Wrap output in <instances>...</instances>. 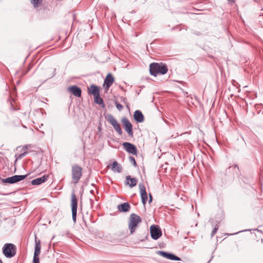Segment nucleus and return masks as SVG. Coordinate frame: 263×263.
<instances>
[{
    "instance_id": "f257e3e1",
    "label": "nucleus",
    "mask_w": 263,
    "mask_h": 263,
    "mask_svg": "<svg viewBox=\"0 0 263 263\" xmlns=\"http://www.w3.org/2000/svg\"><path fill=\"white\" fill-rule=\"evenodd\" d=\"M167 71L166 65L163 63H153L149 65V72L152 76L156 77L158 74H165Z\"/></svg>"
},
{
    "instance_id": "f03ea898",
    "label": "nucleus",
    "mask_w": 263,
    "mask_h": 263,
    "mask_svg": "<svg viewBox=\"0 0 263 263\" xmlns=\"http://www.w3.org/2000/svg\"><path fill=\"white\" fill-rule=\"evenodd\" d=\"M141 222V219L139 215L134 213L130 214L128 223V229L130 234H133L135 232L136 228Z\"/></svg>"
},
{
    "instance_id": "7ed1b4c3",
    "label": "nucleus",
    "mask_w": 263,
    "mask_h": 263,
    "mask_svg": "<svg viewBox=\"0 0 263 263\" xmlns=\"http://www.w3.org/2000/svg\"><path fill=\"white\" fill-rule=\"evenodd\" d=\"M16 248L13 243H6L3 247V253L7 258H12L16 254Z\"/></svg>"
},
{
    "instance_id": "20e7f679",
    "label": "nucleus",
    "mask_w": 263,
    "mask_h": 263,
    "mask_svg": "<svg viewBox=\"0 0 263 263\" xmlns=\"http://www.w3.org/2000/svg\"><path fill=\"white\" fill-rule=\"evenodd\" d=\"M107 121L113 126L115 130L118 133L119 135L122 134V130L120 124L118 122L115 117L111 114H108L106 117Z\"/></svg>"
},
{
    "instance_id": "39448f33",
    "label": "nucleus",
    "mask_w": 263,
    "mask_h": 263,
    "mask_svg": "<svg viewBox=\"0 0 263 263\" xmlns=\"http://www.w3.org/2000/svg\"><path fill=\"white\" fill-rule=\"evenodd\" d=\"M71 208L72 220L74 223H76L77 214L78 200L74 193L71 195Z\"/></svg>"
},
{
    "instance_id": "423d86ee",
    "label": "nucleus",
    "mask_w": 263,
    "mask_h": 263,
    "mask_svg": "<svg viewBox=\"0 0 263 263\" xmlns=\"http://www.w3.org/2000/svg\"><path fill=\"white\" fill-rule=\"evenodd\" d=\"M82 167L78 164H74L72 166V179L75 183H78L80 179L82 176Z\"/></svg>"
},
{
    "instance_id": "0eeeda50",
    "label": "nucleus",
    "mask_w": 263,
    "mask_h": 263,
    "mask_svg": "<svg viewBox=\"0 0 263 263\" xmlns=\"http://www.w3.org/2000/svg\"><path fill=\"white\" fill-rule=\"evenodd\" d=\"M27 177V175H14L5 179H2V181L5 183L13 184L24 180Z\"/></svg>"
},
{
    "instance_id": "6e6552de",
    "label": "nucleus",
    "mask_w": 263,
    "mask_h": 263,
    "mask_svg": "<svg viewBox=\"0 0 263 263\" xmlns=\"http://www.w3.org/2000/svg\"><path fill=\"white\" fill-rule=\"evenodd\" d=\"M150 233L152 238L154 240H157L162 235L161 230L158 225H152L150 227Z\"/></svg>"
},
{
    "instance_id": "1a4fd4ad",
    "label": "nucleus",
    "mask_w": 263,
    "mask_h": 263,
    "mask_svg": "<svg viewBox=\"0 0 263 263\" xmlns=\"http://www.w3.org/2000/svg\"><path fill=\"white\" fill-rule=\"evenodd\" d=\"M121 122L125 131L127 133L128 136L133 137L134 133L133 130V125L127 118L124 117L121 119Z\"/></svg>"
},
{
    "instance_id": "9d476101",
    "label": "nucleus",
    "mask_w": 263,
    "mask_h": 263,
    "mask_svg": "<svg viewBox=\"0 0 263 263\" xmlns=\"http://www.w3.org/2000/svg\"><path fill=\"white\" fill-rule=\"evenodd\" d=\"M157 253L158 255L163 257L164 258L170 259L171 260L179 261L181 260V259L179 257L171 253L166 252L163 251H157Z\"/></svg>"
},
{
    "instance_id": "9b49d317",
    "label": "nucleus",
    "mask_w": 263,
    "mask_h": 263,
    "mask_svg": "<svg viewBox=\"0 0 263 263\" xmlns=\"http://www.w3.org/2000/svg\"><path fill=\"white\" fill-rule=\"evenodd\" d=\"M124 148L128 153L133 155H136L137 154L138 150L136 146L129 142H124L123 143Z\"/></svg>"
},
{
    "instance_id": "f8f14e48",
    "label": "nucleus",
    "mask_w": 263,
    "mask_h": 263,
    "mask_svg": "<svg viewBox=\"0 0 263 263\" xmlns=\"http://www.w3.org/2000/svg\"><path fill=\"white\" fill-rule=\"evenodd\" d=\"M139 187L140 189L142 202L143 204L145 205L147 200V195L146 192L145 187L142 183H140L139 184Z\"/></svg>"
},
{
    "instance_id": "ddd939ff",
    "label": "nucleus",
    "mask_w": 263,
    "mask_h": 263,
    "mask_svg": "<svg viewBox=\"0 0 263 263\" xmlns=\"http://www.w3.org/2000/svg\"><path fill=\"white\" fill-rule=\"evenodd\" d=\"M68 90L76 97H80L81 96L82 90L80 88L76 85L69 86Z\"/></svg>"
},
{
    "instance_id": "4468645a",
    "label": "nucleus",
    "mask_w": 263,
    "mask_h": 263,
    "mask_svg": "<svg viewBox=\"0 0 263 263\" xmlns=\"http://www.w3.org/2000/svg\"><path fill=\"white\" fill-rule=\"evenodd\" d=\"M114 82V78L111 73H109L104 80V86L106 89H108L113 84Z\"/></svg>"
},
{
    "instance_id": "2eb2a0df",
    "label": "nucleus",
    "mask_w": 263,
    "mask_h": 263,
    "mask_svg": "<svg viewBox=\"0 0 263 263\" xmlns=\"http://www.w3.org/2000/svg\"><path fill=\"white\" fill-rule=\"evenodd\" d=\"M130 205L128 202H124L117 206V209L120 212H127L130 209Z\"/></svg>"
},
{
    "instance_id": "dca6fc26",
    "label": "nucleus",
    "mask_w": 263,
    "mask_h": 263,
    "mask_svg": "<svg viewBox=\"0 0 263 263\" xmlns=\"http://www.w3.org/2000/svg\"><path fill=\"white\" fill-rule=\"evenodd\" d=\"M49 177L48 175H44L42 177L37 178L31 181V184L34 185H40L46 182Z\"/></svg>"
},
{
    "instance_id": "f3484780",
    "label": "nucleus",
    "mask_w": 263,
    "mask_h": 263,
    "mask_svg": "<svg viewBox=\"0 0 263 263\" xmlns=\"http://www.w3.org/2000/svg\"><path fill=\"white\" fill-rule=\"evenodd\" d=\"M134 119L137 123H142L144 121V116L140 110H137L134 112Z\"/></svg>"
},
{
    "instance_id": "a211bd4d",
    "label": "nucleus",
    "mask_w": 263,
    "mask_h": 263,
    "mask_svg": "<svg viewBox=\"0 0 263 263\" xmlns=\"http://www.w3.org/2000/svg\"><path fill=\"white\" fill-rule=\"evenodd\" d=\"M88 93L89 95H92L94 96L100 94V89L98 86L92 84L88 88Z\"/></svg>"
},
{
    "instance_id": "6ab92c4d",
    "label": "nucleus",
    "mask_w": 263,
    "mask_h": 263,
    "mask_svg": "<svg viewBox=\"0 0 263 263\" xmlns=\"http://www.w3.org/2000/svg\"><path fill=\"white\" fill-rule=\"evenodd\" d=\"M137 183V180L135 178H132L130 176L126 177L125 183L129 185L130 187H133L136 186Z\"/></svg>"
},
{
    "instance_id": "aec40b11",
    "label": "nucleus",
    "mask_w": 263,
    "mask_h": 263,
    "mask_svg": "<svg viewBox=\"0 0 263 263\" xmlns=\"http://www.w3.org/2000/svg\"><path fill=\"white\" fill-rule=\"evenodd\" d=\"M110 167L111 170L114 172L120 173L122 172L121 165L116 161H115L112 162Z\"/></svg>"
},
{
    "instance_id": "412c9836",
    "label": "nucleus",
    "mask_w": 263,
    "mask_h": 263,
    "mask_svg": "<svg viewBox=\"0 0 263 263\" xmlns=\"http://www.w3.org/2000/svg\"><path fill=\"white\" fill-rule=\"evenodd\" d=\"M35 245L34 255L39 256V255L41 253V242L39 240H37L36 237L35 238Z\"/></svg>"
},
{
    "instance_id": "4be33fe9",
    "label": "nucleus",
    "mask_w": 263,
    "mask_h": 263,
    "mask_svg": "<svg viewBox=\"0 0 263 263\" xmlns=\"http://www.w3.org/2000/svg\"><path fill=\"white\" fill-rule=\"evenodd\" d=\"M94 102L99 105L104 104L103 100L101 98L100 94L94 96Z\"/></svg>"
},
{
    "instance_id": "5701e85b",
    "label": "nucleus",
    "mask_w": 263,
    "mask_h": 263,
    "mask_svg": "<svg viewBox=\"0 0 263 263\" xmlns=\"http://www.w3.org/2000/svg\"><path fill=\"white\" fill-rule=\"evenodd\" d=\"M31 3L34 7H38L42 3V0H31Z\"/></svg>"
},
{
    "instance_id": "b1692460",
    "label": "nucleus",
    "mask_w": 263,
    "mask_h": 263,
    "mask_svg": "<svg viewBox=\"0 0 263 263\" xmlns=\"http://www.w3.org/2000/svg\"><path fill=\"white\" fill-rule=\"evenodd\" d=\"M55 70H56V69L54 68L52 70V73L51 74H46V79L44 81V82L46 81L48 79L53 77L56 74Z\"/></svg>"
},
{
    "instance_id": "393cba45",
    "label": "nucleus",
    "mask_w": 263,
    "mask_h": 263,
    "mask_svg": "<svg viewBox=\"0 0 263 263\" xmlns=\"http://www.w3.org/2000/svg\"><path fill=\"white\" fill-rule=\"evenodd\" d=\"M218 228H219V226L217 224H216L211 233L212 237H213L214 235H215V234L217 233Z\"/></svg>"
},
{
    "instance_id": "a878e982",
    "label": "nucleus",
    "mask_w": 263,
    "mask_h": 263,
    "mask_svg": "<svg viewBox=\"0 0 263 263\" xmlns=\"http://www.w3.org/2000/svg\"><path fill=\"white\" fill-rule=\"evenodd\" d=\"M39 256L33 255V263H40Z\"/></svg>"
},
{
    "instance_id": "bb28decb",
    "label": "nucleus",
    "mask_w": 263,
    "mask_h": 263,
    "mask_svg": "<svg viewBox=\"0 0 263 263\" xmlns=\"http://www.w3.org/2000/svg\"><path fill=\"white\" fill-rule=\"evenodd\" d=\"M129 160L130 162L134 164V166H136L137 165V163L134 157H133V156H130L129 157Z\"/></svg>"
},
{
    "instance_id": "cd10ccee",
    "label": "nucleus",
    "mask_w": 263,
    "mask_h": 263,
    "mask_svg": "<svg viewBox=\"0 0 263 263\" xmlns=\"http://www.w3.org/2000/svg\"><path fill=\"white\" fill-rule=\"evenodd\" d=\"M116 107L119 109V110H121L122 108H123V106L122 105H121V104L120 103H118L117 102L116 103Z\"/></svg>"
},
{
    "instance_id": "c85d7f7f",
    "label": "nucleus",
    "mask_w": 263,
    "mask_h": 263,
    "mask_svg": "<svg viewBox=\"0 0 263 263\" xmlns=\"http://www.w3.org/2000/svg\"><path fill=\"white\" fill-rule=\"evenodd\" d=\"M26 154V153H24L23 154H20V156H19V158H23V157H24L25 156Z\"/></svg>"
},
{
    "instance_id": "c756f323",
    "label": "nucleus",
    "mask_w": 263,
    "mask_h": 263,
    "mask_svg": "<svg viewBox=\"0 0 263 263\" xmlns=\"http://www.w3.org/2000/svg\"><path fill=\"white\" fill-rule=\"evenodd\" d=\"M149 202H151L152 201V196L151 194H149Z\"/></svg>"
},
{
    "instance_id": "7c9ffc66",
    "label": "nucleus",
    "mask_w": 263,
    "mask_h": 263,
    "mask_svg": "<svg viewBox=\"0 0 263 263\" xmlns=\"http://www.w3.org/2000/svg\"><path fill=\"white\" fill-rule=\"evenodd\" d=\"M229 3H234L235 0H228Z\"/></svg>"
},
{
    "instance_id": "2f4dec72",
    "label": "nucleus",
    "mask_w": 263,
    "mask_h": 263,
    "mask_svg": "<svg viewBox=\"0 0 263 263\" xmlns=\"http://www.w3.org/2000/svg\"><path fill=\"white\" fill-rule=\"evenodd\" d=\"M90 202L91 205H92V203H93V200L91 199H90Z\"/></svg>"
},
{
    "instance_id": "473e14b6",
    "label": "nucleus",
    "mask_w": 263,
    "mask_h": 263,
    "mask_svg": "<svg viewBox=\"0 0 263 263\" xmlns=\"http://www.w3.org/2000/svg\"><path fill=\"white\" fill-rule=\"evenodd\" d=\"M90 193H91L92 194H93V190H91V191H90Z\"/></svg>"
},
{
    "instance_id": "72a5a7b5",
    "label": "nucleus",
    "mask_w": 263,
    "mask_h": 263,
    "mask_svg": "<svg viewBox=\"0 0 263 263\" xmlns=\"http://www.w3.org/2000/svg\"><path fill=\"white\" fill-rule=\"evenodd\" d=\"M0 263H3L1 259H0Z\"/></svg>"
}]
</instances>
